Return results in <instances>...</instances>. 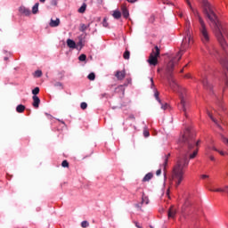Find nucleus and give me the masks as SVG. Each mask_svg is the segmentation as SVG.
Returning a JSON list of instances; mask_svg holds the SVG:
<instances>
[{"label":"nucleus","mask_w":228,"mask_h":228,"mask_svg":"<svg viewBox=\"0 0 228 228\" xmlns=\"http://www.w3.org/2000/svg\"><path fill=\"white\" fill-rule=\"evenodd\" d=\"M61 124H65V122L64 121H61Z\"/></svg>","instance_id":"nucleus-52"},{"label":"nucleus","mask_w":228,"mask_h":228,"mask_svg":"<svg viewBox=\"0 0 228 228\" xmlns=\"http://www.w3.org/2000/svg\"><path fill=\"white\" fill-rule=\"evenodd\" d=\"M24 110H26V106L20 104L16 107V111L18 113H23Z\"/></svg>","instance_id":"nucleus-15"},{"label":"nucleus","mask_w":228,"mask_h":228,"mask_svg":"<svg viewBox=\"0 0 228 228\" xmlns=\"http://www.w3.org/2000/svg\"><path fill=\"white\" fill-rule=\"evenodd\" d=\"M198 154V150H194L193 152L190 155V159H193Z\"/></svg>","instance_id":"nucleus-26"},{"label":"nucleus","mask_w":228,"mask_h":228,"mask_svg":"<svg viewBox=\"0 0 228 228\" xmlns=\"http://www.w3.org/2000/svg\"><path fill=\"white\" fill-rule=\"evenodd\" d=\"M206 77H208V73L207 72L201 73V79H202L201 81H202L203 86L208 88H211V85H209V83H208V80Z\"/></svg>","instance_id":"nucleus-6"},{"label":"nucleus","mask_w":228,"mask_h":228,"mask_svg":"<svg viewBox=\"0 0 228 228\" xmlns=\"http://www.w3.org/2000/svg\"><path fill=\"white\" fill-rule=\"evenodd\" d=\"M38 5H39L38 3L35 4V5L32 7V13L34 14L38 13Z\"/></svg>","instance_id":"nucleus-20"},{"label":"nucleus","mask_w":228,"mask_h":228,"mask_svg":"<svg viewBox=\"0 0 228 228\" xmlns=\"http://www.w3.org/2000/svg\"><path fill=\"white\" fill-rule=\"evenodd\" d=\"M81 28H82V31H86L88 27H86V25H85V24H82Z\"/></svg>","instance_id":"nucleus-37"},{"label":"nucleus","mask_w":228,"mask_h":228,"mask_svg":"<svg viewBox=\"0 0 228 228\" xmlns=\"http://www.w3.org/2000/svg\"><path fill=\"white\" fill-rule=\"evenodd\" d=\"M61 167H63V168H69V161L63 160L61 163Z\"/></svg>","instance_id":"nucleus-29"},{"label":"nucleus","mask_w":228,"mask_h":228,"mask_svg":"<svg viewBox=\"0 0 228 228\" xmlns=\"http://www.w3.org/2000/svg\"><path fill=\"white\" fill-rule=\"evenodd\" d=\"M46 115H47L48 118H53V116H51V115L47 114V113H46Z\"/></svg>","instance_id":"nucleus-46"},{"label":"nucleus","mask_w":228,"mask_h":228,"mask_svg":"<svg viewBox=\"0 0 228 228\" xmlns=\"http://www.w3.org/2000/svg\"><path fill=\"white\" fill-rule=\"evenodd\" d=\"M35 77H42V70H37L35 72Z\"/></svg>","instance_id":"nucleus-30"},{"label":"nucleus","mask_w":228,"mask_h":228,"mask_svg":"<svg viewBox=\"0 0 228 228\" xmlns=\"http://www.w3.org/2000/svg\"><path fill=\"white\" fill-rule=\"evenodd\" d=\"M102 26H103L104 28H108V19H106V18L103 19Z\"/></svg>","instance_id":"nucleus-33"},{"label":"nucleus","mask_w":228,"mask_h":228,"mask_svg":"<svg viewBox=\"0 0 228 228\" xmlns=\"http://www.w3.org/2000/svg\"><path fill=\"white\" fill-rule=\"evenodd\" d=\"M218 106L220 110H222L223 111H225V107L224 106V102H222V100H219Z\"/></svg>","instance_id":"nucleus-24"},{"label":"nucleus","mask_w":228,"mask_h":228,"mask_svg":"<svg viewBox=\"0 0 228 228\" xmlns=\"http://www.w3.org/2000/svg\"><path fill=\"white\" fill-rule=\"evenodd\" d=\"M209 159H210L211 161H215V158H214L213 156H210V157H209Z\"/></svg>","instance_id":"nucleus-44"},{"label":"nucleus","mask_w":228,"mask_h":228,"mask_svg":"<svg viewBox=\"0 0 228 228\" xmlns=\"http://www.w3.org/2000/svg\"><path fill=\"white\" fill-rule=\"evenodd\" d=\"M227 83H228V81L227 80H225V84L227 85Z\"/></svg>","instance_id":"nucleus-53"},{"label":"nucleus","mask_w":228,"mask_h":228,"mask_svg":"<svg viewBox=\"0 0 228 228\" xmlns=\"http://www.w3.org/2000/svg\"><path fill=\"white\" fill-rule=\"evenodd\" d=\"M180 17H183V13H180Z\"/></svg>","instance_id":"nucleus-51"},{"label":"nucleus","mask_w":228,"mask_h":228,"mask_svg":"<svg viewBox=\"0 0 228 228\" xmlns=\"http://www.w3.org/2000/svg\"><path fill=\"white\" fill-rule=\"evenodd\" d=\"M152 177H153L152 173H148V174L145 175V176L143 177L142 182H143V183H147V182L151 181V179H152Z\"/></svg>","instance_id":"nucleus-13"},{"label":"nucleus","mask_w":228,"mask_h":228,"mask_svg":"<svg viewBox=\"0 0 228 228\" xmlns=\"http://www.w3.org/2000/svg\"><path fill=\"white\" fill-rule=\"evenodd\" d=\"M143 134H144V137H145V138H149V136H150L149 131H144V132H143Z\"/></svg>","instance_id":"nucleus-36"},{"label":"nucleus","mask_w":228,"mask_h":228,"mask_svg":"<svg viewBox=\"0 0 228 228\" xmlns=\"http://www.w3.org/2000/svg\"><path fill=\"white\" fill-rule=\"evenodd\" d=\"M185 77L190 78V77H191V74H187V75L185 76Z\"/></svg>","instance_id":"nucleus-45"},{"label":"nucleus","mask_w":228,"mask_h":228,"mask_svg":"<svg viewBox=\"0 0 228 228\" xmlns=\"http://www.w3.org/2000/svg\"><path fill=\"white\" fill-rule=\"evenodd\" d=\"M78 60H79V61H86V55H85L84 53L81 54V55L78 57Z\"/></svg>","instance_id":"nucleus-28"},{"label":"nucleus","mask_w":228,"mask_h":228,"mask_svg":"<svg viewBox=\"0 0 228 228\" xmlns=\"http://www.w3.org/2000/svg\"><path fill=\"white\" fill-rule=\"evenodd\" d=\"M40 3H45V0H39Z\"/></svg>","instance_id":"nucleus-50"},{"label":"nucleus","mask_w":228,"mask_h":228,"mask_svg":"<svg viewBox=\"0 0 228 228\" xmlns=\"http://www.w3.org/2000/svg\"><path fill=\"white\" fill-rule=\"evenodd\" d=\"M32 99H33L32 106H33L34 108H36V110L38 109L39 106H40V98H38V96H37V95H34V96L32 97Z\"/></svg>","instance_id":"nucleus-7"},{"label":"nucleus","mask_w":228,"mask_h":228,"mask_svg":"<svg viewBox=\"0 0 228 228\" xmlns=\"http://www.w3.org/2000/svg\"><path fill=\"white\" fill-rule=\"evenodd\" d=\"M90 225V224L88 223V221H83L82 223H81V227H83V228H86V227H88Z\"/></svg>","instance_id":"nucleus-27"},{"label":"nucleus","mask_w":228,"mask_h":228,"mask_svg":"<svg viewBox=\"0 0 228 228\" xmlns=\"http://www.w3.org/2000/svg\"><path fill=\"white\" fill-rule=\"evenodd\" d=\"M193 43V37H191V32H190V21H187L186 28H185V37H183L180 48V53L176 54L167 65L166 76L168 81L169 86L173 89L178 88V92L180 94V105L179 108L182 110L188 118V108H190V104L186 100V90L179 87L175 79H174V75L172 72L174 71V67H175L177 61L181 60L183 56V53L186 51V49H190V46Z\"/></svg>","instance_id":"nucleus-1"},{"label":"nucleus","mask_w":228,"mask_h":228,"mask_svg":"<svg viewBox=\"0 0 228 228\" xmlns=\"http://www.w3.org/2000/svg\"><path fill=\"white\" fill-rule=\"evenodd\" d=\"M208 117L211 118V120H212L213 122H215V123L216 124L217 127H222V126H220V124H218V120H216V118H213V114H211L210 112H208Z\"/></svg>","instance_id":"nucleus-19"},{"label":"nucleus","mask_w":228,"mask_h":228,"mask_svg":"<svg viewBox=\"0 0 228 228\" xmlns=\"http://www.w3.org/2000/svg\"><path fill=\"white\" fill-rule=\"evenodd\" d=\"M32 94L33 95H38V94H40V88L39 87H36L32 90Z\"/></svg>","instance_id":"nucleus-22"},{"label":"nucleus","mask_w":228,"mask_h":228,"mask_svg":"<svg viewBox=\"0 0 228 228\" xmlns=\"http://www.w3.org/2000/svg\"><path fill=\"white\" fill-rule=\"evenodd\" d=\"M87 77L90 81H94L95 79V73H90Z\"/></svg>","instance_id":"nucleus-25"},{"label":"nucleus","mask_w":228,"mask_h":228,"mask_svg":"<svg viewBox=\"0 0 228 228\" xmlns=\"http://www.w3.org/2000/svg\"><path fill=\"white\" fill-rule=\"evenodd\" d=\"M117 79H118V81H122V79H124V77H126V71H119L118 70L115 74Z\"/></svg>","instance_id":"nucleus-9"},{"label":"nucleus","mask_w":228,"mask_h":228,"mask_svg":"<svg viewBox=\"0 0 228 228\" xmlns=\"http://www.w3.org/2000/svg\"><path fill=\"white\" fill-rule=\"evenodd\" d=\"M67 45L69 47V49H76V42L72 39L67 40Z\"/></svg>","instance_id":"nucleus-12"},{"label":"nucleus","mask_w":228,"mask_h":228,"mask_svg":"<svg viewBox=\"0 0 228 228\" xmlns=\"http://www.w3.org/2000/svg\"><path fill=\"white\" fill-rule=\"evenodd\" d=\"M188 165H190L188 155H183L177 159L171 175V183L175 184V188L184 181V172H186Z\"/></svg>","instance_id":"nucleus-3"},{"label":"nucleus","mask_w":228,"mask_h":228,"mask_svg":"<svg viewBox=\"0 0 228 228\" xmlns=\"http://www.w3.org/2000/svg\"><path fill=\"white\" fill-rule=\"evenodd\" d=\"M184 69H182L181 72H183Z\"/></svg>","instance_id":"nucleus-54"},{"label":"nucleus","mask_w":228,"mask_h":228,"mask_svg":"<svg viewBox=\"0 0 228 228\" xmlns=\"http://www.w3.org/2000/svg\"><path fill=\"white\" fill-rule=\"evenodd\" d=\"M131 56V53L128 50H126L124 54H123V58L125 60H129V57Z\"/></svg>","instance_id":"nucleus-21"},{"label":"nucleus","mask_w":228,"mask_h":228,"mask_svg":"<svg viewBox=\"0 0 228 228\" xmlns=\"http://www.w3.org/2000/svg\"><path fill=\"white\" fill-rule=\"evenodd\" d=\"M106 95H108L107 94H102V97H106Z\"/></svg>","instance_id":"nucleus-49"},{"label":"nucleus","mask_w":228,"mask_h":228,"mask_svg":"<svg viewBox=\"0 0 228 228\" xmlns=\"http://www.w3.org/2000/svg\"><path fill=\"white\" fill-rule=\"evenodd\" d=\"M58 26H60V18H56L55 20L51 19L50 27L58 28Z\"/></svg>","instance_id":"nucleus-10"},{"label":"nucleus","mask_w":228,"mask_h":228,"mask_svg":"<svg viewBox=\"0 0 228 228\" xmlns=\"http://www.w3.org/2000/svg\"><path fill=\"white\" fill-rule=\"evenodd\" d=\"M112 16L114 17V19H120V17H122V12H120V11H114L112 13Z\"/></svg>","instance_id":"nucleus-14"},{"label":"nucleus","mask_w":228,"mask_h":228,"mask_svg":"<svg viewBox=\"0 0 228 228\" xmlns=\"http://www.w3.org/2000/svg\"><path fill=\"white\" fill-rule=\"evenodd\" d=\"M178 143H180L181 145H187L189 150V151H187V154H190V151H191V149L199 147V143H200V141H195V133H193L191 129L186 128L183 134L180 136Z\"/></svg>","instance_id":"nucleus-4"},{"label":"nucleus","mask_w":228,"mask_h":228,"mask_svg":"<svg viewBox=\"0 0 228 228\" xmlns=\"http://www.w3.org/2000/svg\"><path fill=\"white\" fill-rule=\"evenodd\" d=\"M176 213L177 212L175 211V208H174V207H171L168 210V218H175Z\"/></svg>","instance_id":"nucleus-11"},{"label":"nucleus","mask_w":228,"mask_h":228,"mask_svg":"<svg viewBox=\"0 0 228 228\" xmlns=\"http://www.w3.org/2000/svg\"><path fill=\"white\" fill-rule=\"evenodd\" d=\"M156 175H161V169L157 170Z\"/></svg>","instance_id":"nucleus-40"},{"label":"nucleus","mask_w":228,"mask_h":228,"mask_svg":"<svg viewBox=\"0 0 228 228\" xmlns=\"http://www.w3.org/2000/svg\"><path fill=\"white\" fill-rule=\"evenodd\" d=\"M141 204H149V197H147L145 194H142Z\"/></svg>","instance_id":"nucleus-18"},{"label":"nucleus","mask_w":228,"mask_h":228,"mask_svg":"<svg viewBox=\"0 0 228 228\" xmlns=\"http://www.w3.org/2000/svg\"><path fill=\"white\" fill-rule=\"evenodd\" d=\"M158 56H159V48L155 46V50H152L151 53L150 54L148 63L156 67V65H158Z\"/></svg>","instance_id":"nucleus-5"},{"label":"nucleus","mask_w":228,"mask_h":228,"mask_svg":"<svg viewBox=\"0 0 228 228\" xmlns=\"http://www.w3.org/2000/svg\"><path fill=\"white\" fill-rule=\"evenodd\" d=\"M135 227H137V228H143V227L140 226V224H138L137 222H135Z\"/></svg>","instance_id":"nucleus-41"},{"label":"nucleus","mask_w":228,"mask_h":228,"mask_svg":"<svg viewBox=\"0 0 228 228\" xmlns=\"http://www.w3.org/2000/svg\"><path fill=\"white\" fill-rule=\"evenodd\" d=\"M128 3H136L138 0H126Z\"/></svg>","instance_id":"nucleus-42"},{"label":"nucleus","mask_w":228,"mask_h":228,"mask_svg":"<svg viewBox=\"0 0 228 228\" xmlns=\"http://www.w3.org/2000/svg\"><path fill=\"white\" fill-rule=\"evenodd\" d=\"M86 12V4H83L78 9V13H85Z\"/></svg>","instance_id":"nucleus-17"},{"label":"nucleus","mask_w":228,"mask_h":228,"mask_svg":"<svg viewBox=\"0 0 228 228\" xmlns=\"http://www.w3.org/2000/svg\"><path fill=\"white\" fill-rule=\"evenodd\" d=\"M81 110H86L88 108V104L86 102H82L80 104Z\"/></svg>","instance_id":"nucleus-31"},{"label":"nucleus","mask_w":228,"mask_h":228,"mask_svg":"<svg viewBox=\"0 0 228 228\" xmlns=\"http://www.w3.org/2000/svg\"><path fill=\"white\" fill-rule=\"evenodd\" d=\"M213 151H216V152H218V149H216V147L213 148Z\"/></svg>","instance_id":"nucleus-47"},{"label":"nucleus","mask_w":228,"mask_h":228,"mask_svg":"<svg viewBox=\"0 0 228 228\" xmlns=\"http://www.w3.org/2000/svg\"><path fill=\"white\" fill-rule=\"evenodd\" d=\"M186 1L194 17H196L199 21L198 28L200 31V38L204 45V48L201 49L203 54H210V56H216V58L218 52L215 49V46L209 43L211 41V32L209 31V28L206 26V22H204V20L200 17L199 11L191 6L190 0Z\"/></svg>","instance_id":"nucleus-2"},{"label":"nucleus","mask_w":228,"mask_h":228,"mask_svg":"<svg viewBox=\"0 0 228 228\" xmlns=\"http://www.w3.org/2000/svg\"><path fill=\"white\" fill-rule=\"evenodd\" d=\"M20 13H23V15H31V11L29 9H28L25 6H20L19 9Z\"/></svg>","instance_id":"nucleus-8"},{"label":"nucleus","mask_w":228,"mask_h":228,"mask_svg":"<svg viewBox=\"0 0 228 228\" xmlns=\"http://www.w3.org/2000/svg\"><path fill=\"white\" fill-rule=\"evenodd\" d=\"M217 152H219L221 156H225V152H224L223 151H218Z\"/></svg>","instance_id":"nucleus-39"},{"label":"nucleus","mask_w":228,"mask_h":228,"mask_svg":"<svg viewBox=\"0 0 228 228\" xmlns=\"http://www.w3.org/2000/svg\"><path fill=\"white\" fill-rule=\"evenodd\" d=\"M209 177V175H201V179H208Z\"/></svg>","instance_id":"nucleus-38"},{"label":"nucleus","mask_w":228,"mask_h":228,"mask_svg":"<svg viewBox=\"0 0 228 228\" xmlns=\"http://www.w3.org/2000/svg\"><path fill=\"white\" fill-rule=\"evenodd\" d=\"M54 86H59L60 88H61V90H63V84H61V82H56L54 84Z\"/></svg>","instance_id":"nucleus-34"},{"label":"nucleus","mask_w":228,"mask_h":228,"mask_svg":"<svg viewBox=\"0 0 228 228\" xmlns=\"http://www.w3.org/2000/svg\"><path fill=\"white\" fill-rule=\"evenodd\" d=\"M151 86H154V79L151 78Z\"/></svg>","instance_id":"nucleus-43"},{"label":"nucleus","mask_w":228,"mask_h":228,"mask_svg":"<svg viewBox=\"0 0 228 228\" xmlns=\"http://www.w3.org/2000/svg\"><path fill=\"white\" fill-rule=\"evenodd\" d=\"M136 208H142L141 204H136Z\"/></svg>","instance_id":"nucleus-48"},{"label":"nucleus","mask_w":228,"mask_h":228,"mask_svg":"<svg viewBox=\"0 0 228 228\" xmlns=\"http://www.w3.org/2000/svg\"><path fill=\"white\" fill-rule=\"evenodd\" d=\"M154 96H155L156 101H158V102H159V104H161V100L159 99V93L158 91L155 92Z\"/></svg>","instance_id":"nucleus-23"},{"label":"nucleus","mask_w":228,"mask_h":228,"mask_svg":"<svg viewBox=\"0 0 228 228\" xmlns=\"http://www.w3.org/2000/svg\"><path fill=\"white\" fill-rule=\"evenodd\" d=\"M122 13L125 19H127V17H129V11L127 10V8L122 7Z\"/></svg>","instance_id":"nucleus-16"},{"label":"nucleus","mask_w":228,"mask_h":228,"mask_svg":"<svg viewBox=\"0 0 228 228\" xmlns=\"http://www.w3.org/2000/svg\"><path fill=\"white\" fill-rule=\"evenodd\" d=\"M168 158H170V154H167L166 157H165V159H164V165L165 167H167V163H168Z\"/></svg>","instance_id":"nucleus-32"},{"label":"nucleus","mask_w":228,"mask_h":228,"mask_svg":"<svg viewBox=\"0 0 228 228\" xmlns=\"http://www.w3.org/2000/svg\"><path fill=\"white\" fill-rule=\"evenodd\" d=\"M160 105H161V110H167V109H168L167 103L163 104V103L161 102Z\"/></svg>","instance_id":"nucleus-35"}]
</instances>
